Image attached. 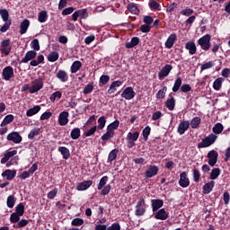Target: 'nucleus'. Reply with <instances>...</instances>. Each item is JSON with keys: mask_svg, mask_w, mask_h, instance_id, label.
I'll return each mask as SVG.
<instances>
[{"mask_svg": "<svg viewBox=\"0 0 230 230\" xmlns=\"http://www.w3.org/2000/svg\"><path fill=\"white\" fill-rule=\"evenodd\" d=\"M107 182H109V176H103L102 178H101L99 184L97 186V190H103Z\"/></svg>", "mask_w": 230, "mask_h": 230, "instance_id": "nucleus-41", "label": "nucleus"}, {"mask_svg": "<svg viewBox=\"0 0 230 230\" xmlns=\"http://www.w3.org/2000/svg\"><path fill=\"white\" fill-rule=\"evenodd\" d=\"M31 47L34 51H40V44L39 43V40L35 39L31 42Z\"/></svg>", "mask_w": 230, "mask_h": 230, "instance_id": "nucleus-53", "label": "nucleus"}, {"mask_svg": "<svg viewBox=\"0 0 230 230\" xmlns=\"http://www.w3.org/2000/svg\"><path fill=\"white\" fill-rule=\"evenodd\" d=\"M58 123L61 127H65V125H67V123H69V112L62 111L61 113H59Z\"/></svg>", "mask_w": 230, "mask_h": 230, "instance_id": "nucleus-13", "label": "nucleus"}, {"mask_svg": "<svg viewBox=\"0 0 230 230\" xmlns=\"http://www.w3.org/2000/svg\"><path fill=\"white\" fill-rule=\"evenodd\" d=\"M137 44H139V38L133 37L130 41L126 43L125 46L128 49H130L132 48H135V46H137Z\"/></svg>", "mask_w": 230, "mask_h": 230, "instance_id": "nucleus-32", "label": "nucleus"}, {"mask_svg": "<svg viewBox=\"0 0 230 230\" xmlns=\"http://www.w3.org/2000/svg\"><path fill=\"white\" fill-rule=\"evenodd\" d=\"M200 123H202V119H200V117H194L191 119L190 125L191 128H199L200 127Z\"/></svg>", "mask_w": 230, "mask_h": 230, "instance_id": "nucleus-29", "label": "nucleus"}, {"mask_svg": "<svg viewBox=\"0 0 230 230\" xmlns=\"http://www.w3.org/2000/svg\"><path fill=\"white\" fill-rule=\"evenodd\" d=\"M57 78L60 80V82L66 83L69 80V75H67V72L64 70H59L57 73Z\"/></svg>", "mask_w": 230, "mask_h": 230, "instance_id": "nucleus-26", "label": "nucleus"}, {"mask_svg": "<svg viewBox=\"0 0 230 230\" xmlns=\"http://www.w3.org/2000/svg\"><path fill=\"white\" fill-rule=\"evenodd\" d=\"M207 157L208 159L209 166H215L218 161V152L216 150H211L208 153Z\"/></svg>", "mask_w": 230, "mask_h": 230, "instance_id": "nucleus-7", "label": "nucleus"}, {"mask_svg": "<svg viewBox=\"0 0 230 230\" xmlns=\"http://www.w3.org/2000/svg\"><path fill=\"white\" fill-rule=\"evenodd\" d=\"M190 128V120H181L177 128V132L180 136L184 135Z\"/></svg>", "mask_w": 230, "mask_h": 230, "instance_id": "nucleus-9", "label": "nucleus"}, {"mask_svg": "<svg viewBox=\"0 0 230 230\" xmlns=\"http://www.w3.org/2000/svg\"><path fill=\"white\" fill-rule=\"evenodd\" d=\"M182 85V78L177 77L172 87V93H178Z\"/></svg>", "mask_w": 230, "mask_h": 230, "instance_id": "nucleus-37", "label": "nucleus"}, {"mask_svg": "<svg viewBox=\"0 0 230 230\" xmlns=\"http://www.w3.org/2000/svg\"><path fill=\"white\" fill-rule=\"evenodd\" d=\"M58 193V189H53L52 190H50L48 194L47 197L48 199H49L50 200H53V199H55L57 197V194Z\"/></svg>", "mask_w": 230, "mask_h": 230, "instance_id": "nucleus-60", "label": "nucleus"}, {"mask_svg": "<svg viewBox=\"0 0 230 230\" xmlns=\"http://www.w3.org/2000/svg\"><path fill=\"white\" fill-rule=\"evenodd\" d=\"M7 140L13 141V143H15L17 145L21 143V141H22V137H21V135H19V133L17 132H13L7 136Z\"/></svg>", "mask_w": 230, "mask_h": 230, "instance_id": "nucleus-18", "label": "nucleus"}, {"mask_svg": "<svg viewBox=\"0 0 230 230\" xmlns=\"http://www.w3.org/2000/svg\"><path fill=\"white\" fill-rule=\"evenodd\" d=\"M198 45L200 46L203 51H209L211 48V35L206 34L198 40Z\"/></svg>", "mask_w": 230, "mask_h": 230, "instance_id": "nucleus-2", "label": "nucleus"}, {"mask_svg": "<svg viewBox=\"0 0 230 230\" xmlns=\"http://www.w3.org/2000/svg\"><path fill=\"white\" fill-rule=\"evenodd\" d=\"M168 212L164 208H161L155 214V218L156 220H166L168 218Z\"/></svg>", "mask_w": 230, "mask_h": 230, "instance_id": "nucleus-21", "label": "nucleus"}, {"mask_svg": "<svg viewBox=\"0 0 230 230\" xmlns=\"http://www.w3.org/2000/svg\"><path fill=\"white\" fill-rule=\"evenodd\" d=\"M157 173H159V167L155 165H150L146 171V179H152V177H155Z\"/></svg>", "mask_w": 230, "mask_h": 230, "instance_id": "nucleus-14", "label": "nucleus"}, {"mask_svg": "<svg viewBox=\"0 0 230 230\" xmlns=\"http://www.w3.org/2000/svg\"><path fill=\"white\" fill-rule=\"evenodd\" d=\"M151 130L152 128H150V126H147L143 129L142 134L145 141H148V136H150Z\"/></svg>", "mask_w": 230, "mask_h": 230, "instance_id": "nucleus-52", "label": "nucleus"}, {"mask_svg": "<svg viewBox=\"0 0 230 230\" xmlns=\"http://www.w3.org/2000/svg\"><path fill=\"white\" fill-rule=\"evenodd\" d=\"M212 132H214L215 136H218V134H222L224 132V125L222 123H217L212 128Z\"/></svg>", "mask_w": 230, "mask_h": 230, "instance_id": "nucleus-31", "label": "nucleus"}, {"mask_svg": "<svg viewBox=\"0 0 230 230\" xmlns=\"http://www.w3.org/2000/svg\"><path fill=\"white\" fill-rule=\"evenodd\" d=\"M192 174L194 182H199V181H200V171L194 169Z\"/></svg>", "mask_w": 230, "mask_h": 230, "instance_id": "nucleus-62", "label": "nucleus"}, {"mask_svg": "<svg viewBox=\"0 0 230 230\" xmlns=\"http://www.w3.org/2000/svg\"><path fill=\"white\" fill-rule=\"evenodd\" d=\"M16 199L13 195H10L7 198V207L12 208L13 206H15Z\"/></svg>", "mask_w": 230, "mask_h": 230, "instance_id": "nucleus-51", "label": "nucleus"}, {"mask_svg": "<svg viewBox=\"0 0 230 230\" xmlns=\"http://www.w3.org/2000/svg\"><path fill=\"white\" fill-rule=\"evenodd\" d=\"M19 220H21V216H19V214H17V213L11 214V217H10L11 224H17V222H19Z\"/></svg>", "mask_w": 230, "mask_h": 230, "instance_id": "nucleus-56", "label": "nucleus"}, {"mask_svg": "<svg viewBox=\"0 0 230 230\" xmlns=\"http://www.w3.org/2000/svg\"><path fill=\"white\" fill-rule=\"evenodd\" d=\"M217 139H218V136L211 133L201 139V142L198 144V148H208L211 145H215Z\"/></svg>", "mask_w": 230, "mask_h": 230, "instance_id": "nucleus-1", "label": "nucleus"}, {"mask_svg": "<svg viewBox=\"0 0 230 230\" xmlns=\"http://www.w3.org/2000/svg\"><path fill=\"white\" fill-rule=\"evenodd\" d=\"M4 22V24L0 29V31L2 33H5V31H8V30H10V26H12V21Z\"/></svg>", "mask_w": 230, "mask_h": 230, "instance_id": "nucleus-58", "label": "nucleus"}, {"mask_svg": "<svg viewBox=\"0 0 230 230\" xmlns=\"http://www.w3.org/2000/svg\"><path fill=\"white\" fill-rule=\"evenodd\" d=\"M151 206L154 212L161 209L163 206H164V201L163 199H152Z\"/></svg>", "mask_w": 230, "mask_h": 230, "instance_id": "nucleus-20", "label": "nucleus"}, {"mask_svg": "<svg viewBox=\"0 0 230 230\" xmlns=\"http://www.w3.org/2000/svg\"><path fill=\"white\" fill-rule=\"evenodd\" d=\"M72 226H84V219L82 218H75L72 220Z\"/></svg>", "mask_w": 230, "mask_h": 230, "instance_id": "nucleus-64", "label": "nucleus"}, {"mask_svg": "<svg viewBox=\"0 0 230 230\" xmlns=\"http://www.w3.org/2000/svg\"><path fill=\"white\" fill-rule=\"evenodd\" d=\"M39 112H40V106L36 105L26 111V116L31 118V116H35V114H39Z\"/></svg>", "mask_w": 230, "mask_h": 230, "instance_id": "nucleus-28", "label": "nucleus"}, {"mask_svg": "<svg viewBox=\"0 0 230 230\" xmlns=\"http://www.w3.org/2000/svg\"><path fill=\"white\" fill-rule=\"evenodd\" d=\"M93 186V181L88 180L82 182H79L76 186L77 191H85V190H89Z\"/></svg>", "mask_w": 230, "mask_h": 230, "instance_id": "nucleus-16", "label": "nucleus"}, {"mask_svg": "<svg viewBox=\"0 0 230 230\" xmlns=\"http://www.w3.org/2000/svg\"><path fill=\"white\" fill-rule=\"evenodd\" d=\"M0 15L4 22L12 21V20H10V13H8V10H6V9L0 10Z\"/></svg>", "mask_w": 230, "mask_h": 230, "instance_id": "nucleus-45", "label": "nucleus"}, {"mask_svg": "<svg viewBox=\"0 0 230 230\" xmlns=\"http://www.w3.org/2000/svg\"><path fill=\"white\" fill-rule=\"evenodd\" d=\"M166 91H168L166 86H164L163 89H160L156 93V99L163 100L164 96H166Z\"/></svg>", "mask_w": 230, "mask_h": 230, "instance_id": "nucleus-44", "label": "nucleus"}, {"mask_svg": "<svg viewBox=\"0 0 230 230\" xmlns=\"http://www.w3.org/2000/svg\"><path fill=\"white\" fill-rule=\"evenodd\" d=\"M60 98H62V92L57 91L50 95L49 100L55 102L56 100H60Z\"/></svg>", "mask_w": 230, "mask_h": 230, "instance_id": "nucleus-50", "label": "nucleus"}, {"mask_svg": "<svg viewBox=\"0 0 230 230\" xmlns=\"http://www.w3.org/2000/svg\"><path fill=\"white\" fill-rule=\"evenodd\" d=\"M172 69H173L172 65H165L164 66H163L161 71L158 73L159 79L163 80V79L166 78V76H168V75H170Z\"/></svg>", "mask_w": 230, "mask_h": 230, "instance_id": "nucleus-11", "label": "nucleus"}, {"mask_svg": "<svg viewBox=\"0 0 230 230\" xmlns=\"http://www.w3.org/2000/svg\"><path fill=\"white\" fill-rule=\"evenodd\" d=\"M70 137L73 139H78V137H80V128H75L70 133Z\"/></svg>", "mask_w": 230, "mask_h": 230, "instance_id": "nucleus-55", "label": "nucleus"}, {"mask_svg": "<svg viewBox=\"0 0 230 230\" xmlns=\"http://www.w3.org/2000/svg\"><path fill=\"white\" fill-rule=\"evenodd\" d=\"M220 173H221L220 168L212 169V171L210 172L211 181H215V180L218 179V177L220 176Z\"/></svg>", "mask_w": 230, "mask_h": 230, "instance_id": "nucleus-39", "label": "nucleus"}, {"mask_svg": "<svg viewBox=\"0 0 230 230\" xmlns=\"http://www.w3.org/2000/svg\"><path fill=\"white\" fill-rule=\"evenodd\" d=\"M136 96V92L134 88L128 86L121 93V98L124 100H132Z\"/></svg>", "mask_w": 230, "mask_h": 230, "instance_id": "nucleus-10", "label": "nucleus"}, {"mask_svg": "<svg viewBox=\"0 0 230 230\" xmlns=\"http://www.w3.org/2000/svg\"><path fill=\"white\" fill-rule=\"evenodd\" d=\"M214 66H215V63H213V61H208L201 65L200 69L201 71H206V69H211V67H213Z\"/></svg>", "mask_w": 230, "mask_h": 230, "instance_id": "nucleus-57", "label": "nucleus"}, {"mask_svg": "<svg viewBox=\"0 0 230 230\" xmlns=\"http://www.w3.org/2000/svg\"><path fill=\"white\" fill-rule=\"evenodd\" d=\"M165 105L169 111H173L175 109V99L173 97H170L166 100Z\"/></svg>", "mask_w": 230, "mask_h": 230, "instance_id": "nucleus-38", "label": "nucleus"}, {"mask_svg": "<svg viewBox=\"0 0 230 230\" xmlns=\"http://www.w3.org/2000/svg\"><path fill=\"white\" fill-rule=\"evenodd\" d=\"M39 132H40V128H35L31 129L28 135L29 139H33V137H35V136H37L39 134Z\"/></svg>", "mask_w": 230, "mask_h": 230, "instance_id": "nucleus-61", "label": "nucleus"}, {"mask_svg": "<svg viewBox=\"0 0 230 230\" xmlns=\"http://www.w3.org/2000/svg\"><path fill=\"white\" fill-rule=\"evenodd\" d=\"M118 127H119V120H114L107 126V130L110 132H114V130H117Z\"/></svg>", "mask_w": 230, "mask_h": 230, "instance_id": "nucleus-43", "label": "nucleus"}, {"mask_svg": "<svg viewBox=\"0 0 230 230\" xmlns=\"http://www.w3.org/2000/svg\"><path fill=\"white\" fill-rule=\"evenodd\" d=\"M179 184L181 188H188V186H190V178H188V173L186 172H182L180 174Z\"/></svg>", "mask_w": 230, "mask_h": 230, "instance_id": "nucleus-12", "label": "nucleus"}, {"mask_svg": "<svg viewBox=\"0 0 230 230\" xmlns=\"http://www.w3.org/2000/svg\"><path fill=\"white\" fill-rule=\"evenodd\" d=\"M37 58V51L35 50H29L26 52L24 58L21 60L22 64H28L30 60H33Z\"/></svg>", "mask_w": 230, "mask_h": 230, "instance_id": "nucleus-15", "label": "nucleus"}, {"mask_svg": "<svg viewBox=\"0 0 230 230\" xmlns=\"http://www.w3.org/2000/svg\"><path fill=\"white\" fill-rule=\"evenodd\" d=\"M38 21L39 22H46V21H48V12L46 11L40 12L38 15Z\"/></svg>", "mask_w": 230, "mask_h": 230, "instance_id": "nucleus-46", "label": "nucleus"}, {"mask_svg": "<svg viewBox=\"0 0 230 230\" xmlns=\"http://www.w3.org/2000/svg\"><path fill=\"white\" fill-rule=\"evenodd\" d=\"M58 152H60L61 155L63 156V159H69L71 157V153L69 152V149L66 146H59Z\"/></svg>", "mask_w": 230, "mask_h": 230, "instance_id": "nucleus-27", "label": "nucleus"}, {"mask_svg": "<svg viewBox=\"0 0 230 230\" xmlns=\"http://www.w3.org/2000/svg\"><path fill=\"white\" fill-rule=\"evenodd\" d=\"M139 139V133L137 131L128 132L126 137L128 143V148H133L136 146V141Z\"/></svg>", "mask_w": 230, "mask_h": 230, "instance_id": "nucleus-3", "label": "nucleus"}, {"mask_svg": "<svg viewBox=\"0 0 230 230\" xmlns=\"http://www.w3.org/2000/svg\"><path fill=\"white\" fill-rule=\"evenodd\" d=\"M29 28H30V20H28V19L23 20L20 24L21 35H24V33H26V31H28Z\"/></svg>", "mask_w": 230, "mask_h": 230, "instance_id": "nucleus-24", "label": "nucleus"}, {"mask_svg": "<svg viewBox=\"0 0 230 230\" xmlns=\"http://www.w3.org/2000/svg\"><path fill=\"white\" fill-rule=\"evenodd\" d=\"M58 52L57 51H52L49 54L48 56V60L49 62H57L58 60Z\"/></svg>", "mask_w": 230, "mask_h": 230, "instance_id": "nucleus-42", "label": "nucleus"}, {"mask_svg": "<svg viewBox=\"0 0 230 230\" xmlns=\"http://www.w3.org/2000/svg\"><path fill=\"white\" fill-rule=\"evenodd\" d=\"M77 12H78L79 17H81V19H87V17H89V13H87V9H80Z\"/></svg>", "mask_w": 230, "mask_h": 230, "instance_id": "nucleus-63", "label": "nucleus"}, {"mask_svg": "<svg viewBox=\"0 0 230 230\" xmlns=\"http://www.w3.org/2000/svg\"><path fill=\"white\" fill-rule=\"evenodd\" d=\"M121 85H123V82L119 80L112 82L108 89V94H114L118 91V87H121Z\"/></svg>", "mask_w": 230, "mask_h": 230, "instance_id": "nucleus-17", "label": "nucleus"}, {"mask_svg": "<svg viewBox=\"0 0 230 230\" xmlns=\"http://www.w3.org/2000/svg\"><path fill=\"white\" fill-rule=\"evenodd\" d=\"M118 154H119V150L112 149L108 155V163H112V161H116L118 157Z\"/></svg>", "mask_w": 230, "mask_h": 230, "instance_id": "nucleus-34", "label": "nucleus"}, {"mask_svg": "<svg viewBox=\"0 0 230 230\" xmlns=\"http://www.w3.org/2000/svg\"><path fill=\"white\" fill-rule=\"evenodd\" d=\"M175 40H177V34H171L167 40L165 41V48L168 49H171V48H173V45L175 44Z\"/></svg>", "mask_w": 230, "mask_h": 230, "instance_id": "nucleus-22", "label": "nucleus"}, {"mask_svg": "<svg viewBox=\"0 0 230 230\" xmlns=\"http://www.w3.org/2000/svg\"><path fill=\"white\" fill-rule=\"evenodd\" d=\"M128 12H130V13H134L135 15H137V13H139V9L137 8V5H136L135 4H129L127 6Z\"/></svg>", "mask_w": 230, "mask_h": 230, "instance_id": "nucleus-47", "label": "nucleus"}, {"mask_svg": "<svg viewBox=\"0 0 230 230\" xmlns=\"http://www.w3.org/2000/svg\"><path fill=\"white\" fill-rule=\"evenodd\" d=\"M80 69H82V62H80L79 60L75 61L71 66V73H78Z\"/></svg>", "mask_w": 230, "mask_h": 230, "instance_id": "nucleus-36", "label": "nucleus"}, {"mask_svg": "<svg viewBox=\"0 0 230 230\" xmlns=\"http://www.w3.org/2000/svg\"><path fill=\"white\" fill-rule=\"evenodd\" d=\"M10 44H11L10 40H4L1 42L0 51L2 55H4L5 57H8V55H10V51H12V47L10 46Z\"/></svg>", "mask_w": 230, "mask_h": 230, "instance_id": "nucleus-6", "label": "nucleus"}, {"mask_svg": "<svg viewBox=\"0 0 230 230\" xmlns=\"http://www.w3.org/2000/svg\"><path fill=\"white\" fill-rule=\"evenodd\" d=\"M214 188H215V182L213 181L207 182L203 186V193H204V195H209V192L213 191Z\"/></svg>", "mask_w": 230, "mask_h": 230, "instance_id": "nucleus-25", "label": "nucleus"}, {"mask_svg": "<svg viewBox=\"0 0 230 230\" xmlns=\"http://www.w3.org/2000/svg\"><path fill=\"white\" fill-rule=\"evenodd\" d=\"M13 119H15V117L12 114H9L4 117L0 126L6 127V125H10V123L13 122Z\"/></svg>", "mask_w": 230, "mask_h": 230, "instance_id": "nucleus-33", "label": "nucleus"}, {"mask_svg": "<svg viewBox=\"0 0 230 230\" xmlns=\"http://www.w3.org/2000/svg\"><path fill=\"white\" fill-rule=\"evenodd\" d=\"M112 137H114V132L107 129L106 133L102 136L101 139H102V141H109V139H112Z\"/></svg>", "mask_w": 230, "mask_h": 230, "instance_id": "nucleus-49", "label": "nucleus"}, {"mask_svg": "<svg viewBox=\"0 0 230 230\" xmlns=\"http://www.w3.org/2000/svg\"><path fill=\"white\" fill-rule=\"evenodd\" d=\"M93 89H94V83H90V84H88L84 87L83 93H84V94H91V92H92Z\"/></svg>", "mask_w": 230, "mask_h": 230, "instance_id": "nucleus-54", "label": "nucleus"}, {"mask_svg": "<svg viewBox=\"0 0 230 230\" xmlns=\"http://www.w3.org/2000/svg\"><path fill=\"white\" fill-rule=\"evenodd\" d=\"M16 215H19L20 217H22L24 215V205H22V203L17 205Z\"/></svg>", "mask_w": 230, "mask_h": 230, "instance_id": "nucleus-59", "label": "nucleus"}, {"mask_svg": "<svg viewBox=\"0 0 230 230\" xmlns=\"http://www.w3.org/2000/svg\"><path fill=\"white\" fill-rule=\"evenodd\" d=\"M42 62H44V55H39L38 59L31 60L30 66L32 67H37V66H39V64H42Z\"/></svg>", "mask_w": 230, "mask_h": 230, "instance_id": "nucleus-35", "label": "nucleus"}, {"mask_svg": "<svg viewBox=\"0 0 230 230\" xmlns=\"http://www.w3.org/2000/svg\"><path fill=\"white\" fill-rule=\"evenodd\" d=\"M195 13V11L190 7H187L181 11V15H184L185 17H190Z\"/></svg>", "mask_w": 230, "mask_h": 230, "instance_id": "nucleus-48", "label": "nucleus"}, {"mask_svg": "<svg viewBox=\"0 0 230 230\" xmlns=\"http://www.w3.org/2000/svg\"><path fill=\"white\" fill-rule=\"evenodd\" d=\"M42 87H44L42 80H34L32 81V85L29 88V93L31 94H35V93H39Z\"/></svg>", "mask_w": 230, "mask_h": 230, "instance_id": "nucleus-5", "label": "nucleus"}, {"mask_svg": "<svg viewBox=\"0 0 230 230\" xmlns=\"http://www.w3.org/2000/svg\"><path fill=\"white\" fill-rule=\"evenodd\" d=\"M17 175V171L7 169L2 172V177H5L6 181H13Z\"/></svg>", "mask_w": 230, "mask_h": 230, "instance_id": "nucleus-19", "label": "nucleus"}, {"mask_svg": "<svg viewBox=\"0 0 230 230\" xmlns=\"http://www.w3.org/2000/svg\"><path fill=\"white\" fill-rule=\"evenodd\" d=\"M185 49L189 51L190 55H195V53H197V45H195L193 41L187 42Z\"/></svg>", "mask_w": 230, "mask_h": 230, "instance_id": "nucleus-23", "label": "nucleus"}, {"mask_svg": "<svg viewBox=\"0 0 230 230\" xmlns=\"http://www.w3.org/2000/svg\"><path fill=\"white\" fill-rule=\"evenodd\" d=\"M97 122H98L97 128H99V130H103V128H105V125L107 123V119H105V117L104 116L100 117L98 119Z\"/></svg>", "mask_w": 230, "mask_h": 230, "instance_id": "nucleus-40", "label": "nucleus"}, {"mask_svg": "<svg viewBox=\"0 0 230 230\" xmlns=\"http://www.w3.org/2000/svg\"><path fill=\"white\" fill-rule=\"evenodd\" d=\"M146 213V208H145V199L141 198L135 207L136 217H143Z\"/></svg>", "mask_w": 230, "mask_h": 230, "instance_id": "nucleus-4", "label": "nucleus"}, {"mask_svg": "<svg viewBox=\"0 0 230 230\" xmlns=\"http://www.w3.org/2000/svg\"><path fill=\"white\" fill-rule=\"evenodd\" d=\"M2 76L6 82L13 78V67L11 66H5L2 71Z\"/></svg>", "mask_w": 230, "mask_h": 230, "instance_id": "nucleus-8", "label": "nucleus"}, {"mask_svg": "<svg viewBox=\"0 0 230 230\" xmlns=\"http://www.w3.org/2000/svg\"><path fill=\"white\" fill-rule=\"evenodd\" d=\"M224 84V78L223 77L217 78L213 83L214 91H220V89H222V84Z\"/></svg>", "mask_w": 230, "mask_h": 230, "instance_id": "nucleus-30", "label": "nucleus"}]
</instances>
